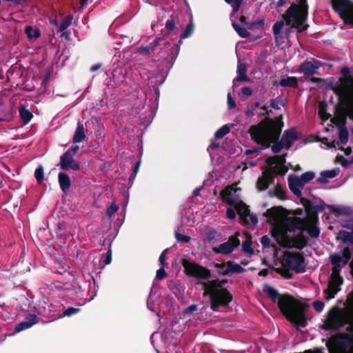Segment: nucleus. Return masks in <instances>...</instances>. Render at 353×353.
<instances>
[{"label": "nucleus", "mask_w": 353, "mask_h": 353, "mask_svg": "<svg viewBox=\"0 0 353 353\" xmlns=\"http://www.w3.org/2000/svg\"><path fill=\"white\" fill-rule=\"evenodd\" d=\"M284 260L285 263H282L281 265H302L304 263L305 258L299 252H286Z\"/></svg>", "instance_id": "obj_17"}, {"label": "nucleus", "mask_w": 353, "mask_h": 353, "mask_svg": "<svg viewBox=\"0 0 353 353\" xmlns=\"http://www.w3.org/2000/svg\"><path fill=\"white\" fill-rule=\"evenodd\" d=\"M259 106L260 103L258 102L248 103L245 111L246 116L248 117H252L256 114L258 115L259 112H257V109Z\"/></svg>", "instance_id": "obj_38"}, {"label": "nucleus", "mask_w": 353, "mask_h": 353, "mask_svg": "<svg viewBox=\"0 0 353 353\" xmlns=\"http://www.w3.org/2000/svg\"><path fill=\"white\" fill-rule=\"evenodd\" d=\"M184 272L196 280L195 284L202 286L203 296L210 301V309L214 312L221 307H228L233 301V295L225 287L226 279H212L211 271L205 266H183Z\"/></svg>", "instance_id": "obj_2"}, {"label": "nucleus", "mask_w": 353, "mask_h": 353, "mask_svg": "<svg viewBox=\"0 0 353 353\" xmlns=\"http://www.w3.org/2000/svg\"><path fill=\"white\" fill-rule=\"evenodd\" d=\"M37 316L35 314H29L25 319V321L19 323L17 325L15 330L17 332H21L23 330L30 328L37 323Z\"/></svg>", "instance_id": "obj_27"}, {"label": "nucleus", "mask_w": 353, "mask_h": 353, "mask_svg": "<svg viewBox=\"0 0 353 353\" xmlns=\"http://www.w3.org/2000/svg\"><path fill=\"white\" fill-rule=\"evenodd\" d=\"M247 65L244 63H240L237 66V77L233 80V87L237 86V82L250 81V79L246 74Z\"/></svg>", "instance_id": "obj_23"}, {"label": "nucleus", "mask_w": 353, "mask_h": 353, "mask_svg": "<svg viewBox=\"0 0 353 353\" xmlns=\"http://www.w3.org/2000/svg\"><path fill=\"white\" fill-rule=\"evenodd\" d=\"M103 256L102 259V265H109L112 261V252L110 250L108 251L105 254V256L103 254H101Z\"/></svg>", "instance_id": "obj_56"}, {"label": "nucleus", "mask_w": 353, "mask_h": 353, "mask_svg": "<svg viewBox=\"0 0 353 353\" xmlns=\"http://www.w3.org/2000/svg\"><path fill=\"white\" fill-rule=\"evenodd\" d=\"M305 221L299 217H289L285 221V226L290 232H295L296 230H303Z\"/></svg>", "instance_id": "obj_19"}, {"label": "nucleus", "mask_w": 353, "mask_h": 353, "mask_svg": "<svg viewBox=\"0 0 353 353\" xmlns=\"http://www.w3.org/2000/svg\"><path fill=\"white\" fill-rule=\"evenodd\" d=\"M241 219V223L245 225H255L258 223L257 216L251 214L249 206L243 201H240L236 205H233Z\"/></svg>", "instance_id": "obj_8"}, {"label": "nucleus", "mask_w": 353, "mask_h": 353, "mask_svg": "<svg viewBox=\"0 0 353 353\" xmlns=\"http://www.w3.org/2000/svg\"><path fill=\"white\" fill-rule=\"evenodd\" d=\"M279 85L281 87L298 88V79L296 77H288L286 78H283L279 81Z\"/></svg>", "instance_id": "obj_31"}, {"label": "nucleus", "mask_w": 353, "mask_h": 353, "mask_svg": "<svg viewBox=\"0 0 353 353\" xmlns=\"http://www.w3.org/2000/svg\"><path fill=\"white\" fill-rule=\"evenodd\" d=\"M327 208L332 210V212L337 216L344 215L350 216L353 214V210L350 207H336L333 205L325 204Z\"/></svg>", "instance_id": "obj_29"}, {"label": "nucleus", "mask_w": 353, "mask_h": 353, "mask_svg": "<svg viewBox=\"0 0 353 353\" xmlns=\"http://www.w3.org/2000/svg\"><path fill=\"white\" fill-rule=\"evenodd\" d=\"M319 115L323 121L327 120L331 115L327 113V103L321 102L319 105Z\"/></svg>", "instance_id": "obj_40"}, {"label": "nucleus", "mask_w": 353, "mask_h": 353, "mask_svg": "<svg viewBox=\"0 0 353 353\" xmlns=\"http://www.w3.org/2000/svg\"><path fill=\"white\" fill-rule=\"evenodd\" d=\"M219 268L217 273L220 275L232 276L233 274H239L245 272L243 266H216Z\"/></svg>", "instance_id": "obj_22"}, {"label": "nucleus", "mask_w": 353, "mask_h": 353, "mask_svg": "<svg viewBox=\"0 0 353 353\" xmlns=\"http://www.w3.org/2000/svg\"><path fill=\"white\" fill-rule=\"evenodd\" d=\"M34 177L39 183L44 179V170L42 165H39L34 171Z\"/></svg>", "instance_id": "obj_50"}, {"label": "nucleus", "mask_w": 353, "mask_h": 353, "mask_svg": "<svg viewBox=\"0 0 353 353\" xmlns=\"http://www.w3.org/2000/svg\"><path fill=\"white\" fill-rule=\"evenodd\" d=\"M19 112V116L24 125L28 124L32 120L33 117L32 113L24 105H20Z\"/></svg>", "instance_id": "obj_33"}, {"label": "nucleus", "mask_w": 353, "mask_h": 353, "mask_svg": "<svg viewBox=\"0 0 353 353\" xmlns=\"http://www.w3.org/2000/svg\"><path fill=\"white\" fill-rule=\"evenodd\" d=\"M336 160L338 161H339L341 164V165L344 168H347L350 166V165L352 163V161H348L347 159H345V157H343V156H341V155H338L336 157Z\"/></svg>", "instance_id": "obj_58"}, {"label": "nucleus", "mask_w": 353, "mask_h": 353, "mask_svg": "<svg viewBox=\"0 0 353 353\" xmlns=\"http://www.w3.org/2000/svg\"><path fill=\"white\" fill-rule=\"evenodd\" d=\"M339 138L341 144L345 145L347 143L349 139V132L347 127L339 128Z\"/></svg>", "instance_id": "obj_42"}, {"label": "nucleus", "mask_w": 353, "mask_h": 353, "mask_svg": "<svg viewBox=\"0 0 353 353\" xmlns=\"http://www.w3.org/2000/svg\"><path fill=\"white\" fill-rule=\"evenodd\" d=\"M269 267L272 268L270 270L271 275L274 276V273L276 272L286 279L292 278L294 274L305 272L307 270V266H281L276 268L274 266Z\"/></svg>", "instance_id": "obj_10"}, {"label": "nucleus", "mask_w": 353, "mask_h": 353, "mask_svg": "<svg viewBox=\"0 0 353 353\" xmlns=\"http://www.w3.org/2000/svg\"><path fill=\"white\" fill-rule=\"evenodd\" d=\"M239 233L229 237L228 241L221 243L218 247L213 248L215 253L228 254L233 252V250L239 247L240 241L238 238Z\"/></svg>", "instance_id": "obj_11"}, {"label": "nucleus", "mask_w": 353, "mask_h": 353, "mask_svg": "<svg viewBox=\"0 0 353 353\" xmlns=\"http://www.w3.org/2000/svg\"><path fill=\"white\" fill-rule=\"evenodd\" d=\"M347 323L344 316V310L335 305L327 312L326 319L321 327L325 331H336Z\"/></svg>", "instance_id": "obj_5"}, {"label": "nucleus", "mask_w": 353, "mask_h": 353, "mask_svg": "<svg viewBox=\"0 0 353 353\" xmlns=\"http://www.w3.org/2000/svg\"><path fill=\"white\" fill-rule=\"evenodd\" d=\"M263 292L273 303H276L282 314L290 323L299 327L307 325V319L303 304L288 293L279 294L278 290L268 284L263 285Z\"/></svg>", "instance_id": "obj_3"}, {"label": "nucleus", "mask_w": 353, "mask_h": 353, "mask_svg": "<svg viewBox=\"0 0 353 353\" xmlns=\"http://www.w3.org/2000/svg\"><path fill=\"white\" fill-rule=\"evenodd\" d=\"M337 239H341L344 243H350L353 244V232L341 230L338 234Z\"/></svg>", "instance_id": "obj_37"}, {"label": "nucleus", "mask_w": 353, "mask_h": 353, "mask_svg": "<svg viewBox=\"0 0 353 353\" xmlns=\"http://www.w3.org/2000/svg\"><path fill=\"white\" fill-rule=\"evenodd\" d=\"M341 84L332 88L334 92L340 98L346 97L350 91H352V87L347 82H344V79L341 78Z\"/></svg>", "instance_id": "obj_24"}, {"label": "nucleus", "mask_w": 353, "mask_h": 353, "mask_svg": "<svg viewBox=\"0 0 353 353\" xmlns=\"http://www.w3.org/2000/svg\"><path fill=\"white\" fill-rule=\"evenodd\" d=\"M308 8L307 0H299V5L292 3L282 15L285 24L292 28H299L307 19Z\"/></svg>", "instance_id": "obj_4"}, {"label": "nucleus", "mask_w": 353, "mask_h": 353, "mask_svg": "<svg viewBox=\"0 0 353 353\" xmlns=\"http://www.w3.org/2000/svg\"><path fill=\"white\" fill-rule=\"evenodd\" d=\"M284 22L283 21H276L272 27L273 34L277 37L281 32L282 28H283Z\"/></svg>", "instance_id": "obj_54"}, {"label": "nucleus", "mask_w": 353, "mask_h": 353, "mask_svg": "<svg viewBox=\"0 0 353 353\" xmlns=\"http://www.w3.org/2000/svg\"><path fill=\"white\" fill-rule=\"evenodd\" d=\"M340 290L341 289L334 288H330V285H328L327 288L323 291V293L325 295V299L328 301L334 298L335 294H337V292Z\"/></svg>", "instance_id": "obj_47"}, {"label": "nucleus", "mask_w": 353, "mask_h": 353, "mask_svg": "<svg viewBox=\"0 0 353 353\" xmlns=\"http://www.w3.org/2000/svg\"><path fill=\"white\" fill-rule=\"evenodd\" d=\"M299 177L303 184L305 185L315 177V174L313 172L308 171L302 174Z\"/></svg>", "instance_id": "obj_52"}, {"label": "nucleus", "mask_w": 353, "mask_h": 353, "mask_svg": "<svg viewBox=\"0 0 353 353\" xmlns=\"http://www.w3.org/2000/svg\"><path fill=\"white\" fill-rule=\"evenodd\" d=\"M287 153L281 155H276L273 157L268 159V163L271 166L273 164H277V165H285L286 162Z\"/></svg>", "instance_id": "obj_36"}, {"label": "nucleus", "mask_w": 353, "mask_h": 353, "mask_svg": "<svg viewBox=\"0 0 353 353\" xmlns=\"http://www.w3.org/2000/svg\"><path fill=\"white\" fill-rule=\"evenodd\" d=\"M72 17L71 15L66 16L61 22L58 32H63L72 23Z\"/></svg>", "instance_id": "obj_48"}, {"label": "nucleus", "mask_w": 353, "mask_h": 353, "mask_svg": "<svg viewBox=\"0 0 353 353\" xmlns=\"http://www.w3.org/2000/svg\"><path fill=\"white\" fill-rule=\"evenodd\" d=\"M103 256L101 254L94 253L88 256V260L92 265H101Z\"/></svg>", "instance_id": "obj_45"}, {"label": "nucleus", "mask_w": 353, "mask_h": 353, "mask_svg": "<svg viewBox=\"0 0 353 353\" xmlns=\"http://www.w3.org/2000/svg\"><path fill=\"white\" fill-rule=\"evenodd\" d=\"M232 8V12H236L239 10L243 0H224Z\"/></svg>", "instance_id": "obj_51"}, {"label": "nucleus", "mask_w": 353, "mask_h": 353, "mask_svg": "<svg viewBox=\"0 0 353 353\" xmlns=\"http://www.w3.org/2000/svg\"><path fill=\"white\" fill-rule=\"evenodd\" d=\"M262 174H263L264 176H265L269 185L274 183V179L276 174H275L274 170L272 169V168L265 170Z\"/></svg>", "instance_id": "obj_44"}, {"label": "nucleus", "mask_w": 353, "mask_h": 353, "mask_svg": "<svg viewBox=\"0 0 353 353\" xmlns=\"http://www.w3.org/2000/svg\"><path fill=\"white\" fill-rule=\"evenodd\" d=\"M347 116V109H337V113L335 117L332 119V121L338 127V129H339V128L346 127Z\"/></svg>", "instance_id": "obj_21"}, {"label": "nucleus", "mask_w": 353, "mask_h": 353, "mask_svg": "<svg viewBox=\"0 0 353 353\" xmlns=\"http://www.w3.org/2000/svg\"><path fill=\"white\" fill-rule=\"evenodd\" d=\"M194 29V26L192 21H190L184 32L180 35V39L178 43L168 41L165 43V49L169 50V52L168 56L165 57V60L170 64V67L172 66L179 55L180 52V45L182 43V39L190 37L193 34Z\"/></svg>", "instance_id": "obj_6"}, {"label": "nucleus", "mask_w": 353, "mask_h": 353, "mask_svg": "<svg viewBox=\"0 0 353 353\" xmlns=\"http://www.w3.org/2000/svg\"><path fill=\"white\" fill-rule=\"evenodd\" d=\"M261 243L264 248H269L271 245V239L265 235L261 238Z\"/></svg>", "instance_id": "obj_64"}, {"label": "nucleus", "mask_w": 353, "mask_h": 353, "mask_svg": "<svg viewBox=\"0 0 353 353\" xmlns=\"http://www.w3.org/2000/svg\"><path fill=\"white\" fill-rule=\"evenodd\" d=\"M301 203L305 208L307 217L305 219L306 223L317 224L319 223V212L324 210L325 206L323 204L314 205L312 202L306 198H301Z\"/></svg>", "instance_id": "obj_7"}, {"label": "nucleus", "mask_w": 353, "mask_h": 353, "mask_svg": "<svg viewBox=\"0 0 353 353\" xmlns=\"http://www.w3.org/2000/svg\"><path fill=\"white\" fill-rule=\"evenodd\" d=\"M271 168H272V169L274 170V171L276 175H284L288 171V168L285 165H275V166L271 167Z\"/></svg>", "instance_id": "obj_53"}, {"label": "nucleus", "mask_w": 353, "mask_h": 353, "mask_svg": "<svg viewBox=\"0 0 353 353\" xmlns=\"http://www.w3.org/2000/svg\"><path fill=\"white\" fill-rule=\"evenodd\" d=\"M57 165L59 166L61 170L65 171L68 170L69 169L74 171L80 170V164L74 159V157H70L65 153L60 157V161Z\"/></svg>", "instance_id": "obj_13"}, {"label": "nucleus", "mask_w": 353, "mask_h": 353, "mask_svg": "<svg viewBox=\"0 0 353 353\" xmlns=\"http://www.w3.org/2000/svg\"><path fill=\"white\" fill-rule=\"evenodd\" d=\"M230 132V127L228 125H224L220 128L214 134V137L217 139H222Z\"/></svg>", "instance_id": "obj_49"}, {"label": "nucleus", "mask_w": 353, "mask_h": 353, "mask_svg": "<svg viewBox=\"0 0 353 353\" xmlns=\"http://www.w3.org/2000/svg\"><path fill=\"white\" fill-rule=\"evenodd\" d=\"M289 243L291 246L301 250L307 245V239L303 231H301L297 235L290 239Z\"/></svg>", "instance_id": "obj_20"}, {"label": "nucleus", "mask_w": 353, "mask_h": 353, "mask_svg": "<svg viewBox=\"0 0 353 353\" xmlns=\"http://www.w3.org/2000/svg\"><path fill=\"white\" fill-rule=\"evenodd\" d=\"M58 182L60 189L63 193H67L69 190L72 182L68 174L63 172H60L58 174Z\"/></svg>", "instance_id": "obj_26"}, {"label": "nucleus", "mask_w": 353, "mask_h": 353, "mask_svg": "<svg viewBox=\"0 0 353 353\" xmlns=\"http://www.w3.org/2000/svg\"><path fill=\"white\" fill-rule=\"evenodd\" d=\"M341 225L343 228L353 230V218L349 219L342 220Z\"/></svg>", "instance_id": "obj_57"}, {"label": "nucleus", "mask_w": 353, "mask_h": 353, "mask_svg": "<svg viewBox=\"0 0 353 353\" xmlns=\"http://www.w3.org/2000/svg\"><path fill=\"white\" fill-rule=\"evenodd\" d=\"M256 185V188L259 191H264L269 188L270 185L268 183V181L263 174H262L261 176L258 178Z\"/></svg>", "instance_id": "obj_43"}, {"label": "nucleus", "mask_w": 353, "mask_h": 353, "mask_svg": "<svg viewBox=\"0 0 353 353\" xmlns=\"http://www.w3.org/2000/svg\"><path fill=\"white\" fill-rule=\"evenodd\" d=\"M285 209L282 206H274L268 209L263 213V216L267 217V222L271 225H274L278 222L283 215V212Z\"/></svg>", "instance_id": "obj_14"}, {"label": "nucleus", "mask_w": 353, "mask_h": 353, "mask_svg": "<svg viewBox=\"0 0 353 353\" xmlns=\"http://www.w3.org/2000/svg\"><path fill=\"white\" fill-rule=\"evenodd\" d=\"M176 21L177 19L174 15H171L170 18L167 20L165 24V27L167 30V34H170L175 29Z\"/></svg>", "instance_id": "obj_41"}, {"label": "nucleus", "mask_w": 353, "mask_h": 353, "mask_svg": "<svg viewBox=\"0 0 353 353\" xmlns=\"http://www.w3.org/2000/svg\"><path fill=\"white\" fill-rule=\"evenodd\" d=\"M332 9L343 18L345 14H350L353 23V2L351 0H331Z\"/></svg>", "instance_id": "obj_9"}, {"label": "nucleus", "mask_w": 353, "mask_h": 353, "mask_svg": "<svg viewBox=\"0 0 353 353\" xmlns=\"http://www.w3.org/2000/svg\"><path fill=\"white\" fill-rule=\"evenodd\" d=\"M119 210V207L114 204L112 203L107 209L106 214L109 216H112L114 214Z\"/></svg>", "instance_id": "obj_59"}, {"label": "nucleus", "mask_w": 353, "mask_h": 353, "mask_svg": "<svg viewBox=\"0 0 353 353\" xmlns=\"http://www.w3.org/2000/svg\"><path fill=\"white\" fill-rule=\"evenodd\" d=\"M269 194L272 196H276L281 200H285V191L280 183H277L274 188L273 191H269Z\"/></svg>", "instance_id": "obj_34"}, {"label": "nucleus", "mask_w": 353, "mask_h": 353, "mask_svg": "<svg viewBox=\"0 0 353 353\" xmlns=\"http://www.w3.org/2000/svg\"><path fill=\"white\" fill-rule=\"evenodd\" d=\"M343 266H333L332 273L330 276L329 283L330 288L341 289L343 280L340 275V272Z\"/></svg>", "instance_id": "obj_18"}, {"label": "nucleus", "mask_w": 353, "mask_h": 353, "mask_svg": "<svg viewBox=\"0 0 353 353\" xmlns=\"http://www.w3.org/2000/svg\"><path fill=\"white\" fill-rule=\"evenodd\" d=\"M79 311H80L79 308L70 307H68V309H66L63 312V314H64V316H70L73 314L78 313Z\"/></svg>", "instance_id": "obj_60"}, {"label": "nucleus", "mask_w": 353, "mask_h": 353, "mask_svg": "<svg viewBox=\"0 0 353 353\" xmlns=\"http://www.w3.org/2000/svg\"><path fill=\"white\" fill-rule=\"evenodd\" d=\"M312 61H305L299 67L298 72L303 73L305 77H309L316 73V70L319 68L318 65H315L314 63H319V61L312 59Z\"/></svg>", "instance_id": "obj_15"}, {"label": "nucleus", "mask_w": 353, "mask_h": 353, "mask_svg": "<svg viewBox=\"0 0 353 353\" xmlns=\"http://www.w3.org/2000/svg\"><path fill=\"white\" fill-rule=\"evenodd\" d=\"M245 235L246 236V239L245 241L243 242V244H242V250L244 252H246V253H249V254H253L254 252V250L253 248H252V236L251 234L248 232H245Z\"/></svg>", "instance_id": "obj_35"}, {"label": "nucleus", "mask_w": 353, "mask_h": 353, "mask_svg": "<svg viewBox=\"0 0 353 353\" xmlns=\"http://www.w3.org/2000/svg\"><path fill=\"white\" fill-rule=\"evenodd\" d=\"M324 306H325V304L321 301H315L313 303V307H314V310L318 312H321V311H323Z\"/></svg>", "instance_id": "obj_62"}, {"label": "nucleus", "mask_w": 353, "mask_h": 353, "mask_svg": "<svg viewBox=\"0 0 353 353\" xmlns=\"http://www.w3.org/2000/svg\"><path fill=\"white\" fill-rule=\"evenodd\" d=\"M86 136L84 132V128L83 124L78 123L77 128L74 132V134L73 136L72 142L74 143H81L85 139Z\"/></svg>", "instance_id": "obj_32"}, {"label": "nucleus", "mask_w": 353, "mask_h": 353, "mask_svg": "<svg viewBox=\"0 0 353 353\" xmlns=\"http://www.w3.org/2000/svg\"><path fill=\"white\" fill-rule=\"evenodd\" d=\"M339 172V169L325 170L321 172L320 176L316 179L317 182L321 184H326L329 181V179H333Z\"/></svg>", "instance_id": "obj_28"}, {"label": "nucleus", "mask_w": 353, "mask_h": 353, "mask_svg": "<svg viewBox=\"0 0 353 353\" xmlns=\"http://www.w3.org/2000/svg\"><path fill=\"white\" fill-rule=\"evenodd\" d=\"M232 26L239 36L241 38H248L250 37V33L245 28L241 27L236 22L233 21Z\"/></svg>", "instance_id": "obj_39"}, {"label": "nucleus", "mask_w": 353, "mask_h": 353, "mask_svg": "<svg viewBox=\"0 0 353 353\" xmlns=\"http://www.w3.org/2000/svg\"><path fill=\"white\" fill-rule=\"evenodd\" d=\"M309 226L307 230L308 234L312 238H317L320 234V229L316 226L317 224L305 223Z\"/></svg>", "instance_id": "obj_46"}, {"label": "nucleus", "mask_w": 353, "mask_h": 353, "mask_svg": "<svg viewBox=\"0 0 353 353\" xmlns=\"http://www.w3.org/2000/svg\"><path fill=\"white\" fill-rule=\"evenodd\" d=\"M175 238L177 240V241L184 243H188L191 239V238L189 236L182 234L178 232H175Z\"/></svg>", "instance_id": "obj_55"}, {"label": "nucleus", "mask_w": 353, "mask_h": 353, "mask_svg": "<svg viewBox=\"0 0 353 353\" xmlns=\"http://www.w3.org/2000/svg\"><path fill=\"white\" fill-rule=\"evenodd\" d=\"M345 312L349 319L348 323H353V290L347 296Z\"/></svg>", "instance_id": "obj_30"}, {"label": "nucleus", "mask_w": 353, "mask_h": 353, "mask_svg": "<svg viewBox=\"0 0 353 353\" xmlns=\"http://www.w3.org/2000/svg\"><path fill=\"white\" fill-rule=\"evenodd\" d=\"M288 181L289 188L291 190V192L300 199L301 198H303L302 192L299 190V188H303L305 185L302 182L300 177L294 175H290L288 176Z\"/></svg>", "instance_id": "obj_16"}, {"label": "nucleus", "mask_w": 353, "mask_h": 353, "mask_svg": "<svg viewBox=\"0 0 353 353\" xmlns=\"http://www.w3.org/2000/svg\"><path fill=\"white\" fill-rule=\"evenodd\" d=\"M283 126L282 115L274 119L266 117L257 125H252L249 133L252 140L264 148H270L273 143L272 151L277 154L283 148H290L299 140L296 130L292 128L285 130L279 141Z\"/></svg>", "instance_id": "obj_1"}, {"label": "nucleus", "mask_w": 353, "mask_h": 353, "mask_svg": "<svg viewBox=\"0 0 353 353\" xmlns=\"http://www.w3.org/2000/svg\"><path fill=\"white\" fill-rule=\"evenodd\" d=\"M220 195L222 200L232 207L236 205L241 201L236 194V189L230 186L225 188L221 192Z\"/></svg>", "instance_id": "obj_12"}, {"label": "nucleus", "mask_w": 353, "mask_h": 353, "mask_svg": "<svg viewBox=\"0 0 353 353\" xmlns=\"http://www.w3.org/2000/svg\"><path fill=\"white\" fill-rule=\"evenodd\" d=\"M163 267L164 266H161V268L157 271L156 279L158 280H162L167 276V273Z\"/></svg>", "instance_id": "obj_63"}, {"label": "nucleus", "mask_w": 353, "mask_h": 353, "mask_svg": "<svg viewBox=\"0 0 353 353\" xmlns=\"http://www.w3.org/2000/svg\"><path fill=\"white\" fill-rule=\"evenodd\" d=\"M52 272L57 275L63 276V281L65 283L70 282L75 276L73 272L65 268V266H55V270H52Z\"/></svg>", "instance_id": "obj_25"}, {"label": "nucleus", "mask_w": 353, "mask_h": 353, "mask_svg": "<svg viewBox=\"0 0 353 353\" xmlns=\"http://www.w3.org/2000/svg\"><path fill=\"white\" fill-rule=\"evenodd\" d=\"M220 234L215 230L209 231L207 234V239L208 242L215 240Z\"/></svg>", "instance_id": "obj_61"}]
</instances>
